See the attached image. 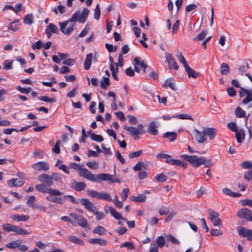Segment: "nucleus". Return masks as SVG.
<instances>
[{
  "label": "nucleus",
  "instance_id": "nucleus-1",
  "mask_svg": "<svg viewBox=\"0 0 252 252\" xmlns=\"http://www.w3.org/2000/svg\"><path fill=\"white\" fill-rule=\"evenodd\" d=\"M47 186L46 185L42 183L36 185L35 188L40 192L49 194V195L46 197L48 201L53 203H61V198H57V196H62L63 194V192L56 189L48 188Z\"/></svg>",
  "mask_w": 252,
  "mask_h": 252
},
{
  "label": "nucleus",
  "instance_id": "nucleus-2",
  "mask_svg": "<svg viewBox=\"0 0 252 252\" xmlns=\"http://www.w3.org/2000/svg\"><path fill=\"white\" fill-rule=\"evenodd\" d=\"M181 157L186 161L189 162L192 166L197 167L201 165L204 164L205 167H210V160H207L206 158L203 157H198L196 156H188L183 155Z\"/></svg>",
  "mask_w": 252,
  "mask_h": 252
},
{
  "label": "nucleus",
  "instance_id": "nucleus-3",
  "mask_svg": "<svg viewBox=\"0 0 252 252\" xmlns=\"http://www.w3.org/2000/svg\"><path fill=\"white\" fill-rule=\"evenodd\" d=\"M89 12L90 11L88 8H84L81 13L79 11L74 13L72 17L67 20L70 21V23L78 22L80 23H84L86 21Z\"/></svg>",
  "mask_w": 252,
  "mask_h": 252
},
{
  "label": "nucleus",
  "instance_id": "nucleus-4",
  "mask_svg": "<svg viewBox=\"0 0 252 252\" xmlns=\"http://www.w3.org/2000/svg\"><path fill=\"white\" fill-rule=\"evenodd\" d=\"M72 169L79 171V175L89 180H94L93 173L86 168H82L81 165L76 163H71L69 165Z\"/></svg>",
  "mask_w": 252,
  "mask_h": 252
},
{
  "label": "nucleus",
  "instance_id": "nucleus-5",
  "mask_svg": "<svg viewBox=\"0 0 252 252\" xmlns=\"http://www.w3.org/2000/svg\"><path fill=\"white\" fill-rule=\"evenodd\" d=\"M124 129L128 131L129 134L133 137L134 139H138L139 138V134H143L145 133L144 126L142 124H138L137 127L125 126Z\"/></svg>",
  "mask_w": 252,
  "mask_h": 252
},
{
  "label": "nucleus",
  "instance_id": "nucleus-6",
  "mask_svg": "<svg viewBox=\"0 0 252 252\" xmlns=\"http://www.w3.org/2000/svg\"><path fill=\"white\" fill-rule=\"evenodd\" d=\"M86 192L89 196L93 198L108 201H112V198L110 194L105 191H100L98 192L93 190H87Z\"/></svg>",
  "mask_w": 252,
  "mask_h": 252
},
{
  "label": "nucleus",
  "instance_id": "nucleus-7",
  "mask_svg": "<svg viewBox=\"0 0 252 252\" xmlns=\"http://www.w3.org/2000/svg\"><path fill=\"white\" fill-rule=\"evenodd\" d=\"M70 23V21L66 20L63 22H59V26L60 27V31L64 34L66 35H69L74 30L75 25L74 24H70L67 29H65L66 27Z\"/></svg>",
  "mask_w": 252,
  "mask_h": 252
},
{
  "label": "nucleus",
  "instance_id": "nucleus-8",
  "mask_svg": "<svg viewBox=\"0 0 252 252\" xmlns=\"http://www.w3.org/2000/svg\"><path fill=\"white\" fill-rule=\"evenodd\" d=\"M237 216L239 217L240 218L245 219L248 221H252V214L251 211L249 209H242L237 212Z\"/></svg>",
  "mask_w": 252,
  "mask_h": 252
},
{
  "label": "nucleus",
  "instance_id": "nucleus-9",
  "mask_svg": "<svg viewBox=\"0 0 252 252\" xmlns=\"http://www.w3.org/2000/svg\"><path fill=\"white\" fill-rule=\"evenodd\" d=\"M37 180L41 183L50 187L53 185V181L52 180L51 175L47 174H42L37 177Z\"/></svg>",
  "mask_w": 252,
  "mask_h": 252
},
{
  "label": "nucleus",
  "instance_id": "nucleus-10",
  "mask_svg": "<svg viewBox=\"0 0 252 252\" xmlns=\"http://www.w3.org/2000/svg\"><path fill=\"white\" fill-rule=\"evenodd\" d=\"M32 167L36 171H47L49 169V165L47 162L39 161L32 165Z\"/></svg>",
  "mask_w": 252,
  "mask_h": 252
},
{
  "label": "nucleus",
  "instance_id": "nucleus-11",
  "mask_svg": "<svg viewBox=\"0 0 252 252\" xmlns=\"http://www.w3.org/2000/svg\"><path fill=\"white\" fill-rule=\"evenodd\" d=\"M238 234L243 237H247L248 240L252 241V230L248 229L244 227L238 228Z\"/></svg>",
  "mask_w": 252,
  "mask_h": 252
},
{
  "label": "nucleus",
  "instance_id": "nucleus-12",
  "mask_svg": "<svg viewBox=\"0 0 252 252\" xmlns=\"http://www.w3.org/2000/svg\"><path fill=\"white\" fill-rule=\"evenodd\" d=\"M80 203L83 205L86 209L90 212H93L94 210H96L93 203L88 199L82 198L80 199Z\"/></svg>",
  "mask_w": 252,
  "mask_h": 252
},
{
  "label": "nucleus",
  "instance_id": "nucleus-13",
  "mask_svg": "<svg viewBox=\"0 0 252 252\" xmlns=\"http://www.w3.org/2000/svg\"><path fill=\"white\" fill-rule=\"evenodd\" d=\"M194 134L195 139L198 143H203L207 139V137L206 136L204 130L201 132L198 130L195 129L194 130Z\"/></svg>",
  "mask_w": 252,
  "mask_h": 252
},
{
  "label": "nucleus",
  "instance_id": "nucleus-14",
  "mask_svg": "<svg viewBox=\"0 0 252 252\" xmlns=\"http://www.w3.org/2000/svg\"><path fill=\"white\" fill-rule=\"evenodd\" d=\"M71 187L77 191H81L85 189L86 184L84 182L73 180L71 184Z\"/></svg>",
  "mask_w": 252,
  "mask_h": 252
},
{
  "label": "nucleus",
  "instance_id": "nucleus-15",
  "mask_svg": "<svg viewBox=\"0 0 252 252\" xmlns=\"http://www.w3.org/2000/svg\"><path fill=\"white\" fill-rule=\"evenodd\" d=\"M94 177V180H90L92 182H98L99 180H101L103 181H109L111 180L112 175H109L105 173H101L99 174H97L95 176L94 174H93Z\"/></svg>",
  "mask_w": 252,
  "mask_h": 252
},
{
  "label": "nucleus",
  "instance_id": "nucleus-16",
  "mask_svg": "<svg viewBox=\"0 0 252 252\" xmlns=\"http://www.w3.org/2000/svg\"><path fill=\"white\" fill-rule=\"evenodd\" d=\"M23 180L20 178L12 179L7 181V185L10 187H20L24 185Z\"/></svg>",
  "mask_w": 252,
  "mask_h": 252
},
{
  "label": "nucleus",
  "instance_id": "nucleus-17",
  "mask_svg": "<svg viewBox=\"0 0 252 252\" xmlns=\"http://www.w3.org/2000/svg\"><path fill=\"white\" fill-rule=\"evenodd\" d=\"M58 32V27L52 23L49 24L45 30V33L48 38H50L53 33H57Z\"/></svg>",
  "mask_w": 252,
  "mask_h": 252
},
{
  "label": "nucleus",
  "instance_id": "nucleus-18",
  "mask_svg": "<svg viewBox=\"0 0 252 252\" xmlns=\"http://www.w3.org/2000/svg\"><path fill=\"white\" fill-rule=\"evenodd\" d=\"M183 64L189 78L192 77L193 78H196L199 76L200 74L199 73L195 71L194 69L189 67L188 64Z\"/></svg>",
  "mask_w": 252,
  "mask_h": 252
},
{
  "label": "nucleus",
  "instance_id": "nucleus-19",
  "mask_svg": "<svg viewBox=\"0 0 252 252\" xmlns=\"http://www.w3.org/2000/svg\"><path fill=\"white\" fill-rule=\"evenodd\" d=\"M204 131L206 136L208 135L210 140H213L216 135V129L214 128L206 127Z\"/></svg>",
  "mask_w": 252,
  "mask_h": 252
},
{
  "label": "nucleus",
  "instance_id": "nucleus-20",
  "mask_svg": "<svg viewBox=\"0 0 252 252\" xmlns=\"http://www.w3.org/2000/svg\"><path fill=\"white\" fill-rule=\"evenodd\" d=\"M88 241L94 245L98 244L100 246H106L107 244V240L101 238H91L89 239Z\"/></svg>",
  "mask_w": 252,
  "mask_h": 252
},
{
  "label": "nucleus",
  "instance_id": "nucleus-21",
  "mask_svg": "<svg viewBox=\"0 0 252 252\" xmlns=\"http://www.w3.org/2000/svg\"><path fill=\"white\" fill-rule=\"evenodd\" d=\"M57 198H61V203H56L57 204H62L63 203V201L65 199H67L71 203L77 204L78 202L76 200V199L72 196L70 195H64L63 196H57Z\"/></svg>",
  "mask_w": 252,
  "mask_h": 252
},
{
  "label": "nucleus",
  "instance_id": "nucleus-22",
  "mask_svg": "<svg viewBox=\"0 0 252 252\" xmlns=\"http://www.w3.org/2000/svg\"><path fill=\"white\" fill-rule=\"evenodd\" d=\"M58 55L60 60H65L63 63H72L76 62V61L73 59L68 58L69 55L68 54L58 53Z\"/></svg>",
  "mask_w": 252,
  "mask_h": 252
},
{
  "label": "nucleus",
  "instance_id": "nucleus-23",
  "mask_svg": "<svg viewBox=\"0 0 252 252\" xmlns=\"http://www.w3.org/2000/svg\"><path fill=\"white\" fill-rule=\"evenodd\" d=\"M109 212L111 215L116 219L117 220H126V219L123 218L121 214L118 212H117L116 209L112 207H109Z\"/></svg>",
  "mask_w": 252,
  "mask_h": 252
},
{
  "label": "nucleus",
  "instance_id": "nucleus-24",
  "mask_svg": "<svg viewBox=\"0 0 252 252\" xmlns=\"http://www.w3.org/2000/svg\"><path fill=\"white\" fill-rule=\"evenodd\" d=\"M10 218L15 221H25L29 220L30 217L28 215H11Z\"/></svg>",
  "mask_w": 252,
  "mask_h": 252
},
{
  "label": "nucleus",
  "instance_id": "nucleus-25",
  "mask_svg": "<svg viewBox=\"0 0 252 252\" xmlns=\"http://www.w3.org/2000/svg\"><path fill=\"white\" fill-rule=\"evenodd\" d=\"M157 126L155 122L152 121L149 125V128L147 131L150 132L153 135H157L158 133V130L157 129Z\"/></svg>",
  "mask_w": 252,
  "mask_h": 252
},
{
  "label": "nucleus",
  "instance_id": "nucleus-26",
  "mask_svg": "<svg viewBox=\"0 0 252 252\" xmlns=\"http://www.w3.org/2000/svg\"><path fill=\"white\" fill-rule=\"evenodd\" d=\"M168 164L184 167H186L187 165V163L186 162L182 161L179 159H173L172 158H170Z\"/></svg>",
  "mask_w": 252,
  "mask_h": 252
},
{
  "label": "nucleus",
  "instance_id": "nucleus-27",
  "mask_svg": "<svg viewBox=\"0 0 252 252\" xmlns=\"http://www.w3.org/2000/svg\"><path fill=\"white\" fill-rule=\"evenodd\" d=\"M68 240L72 243L79 245H83L84 244V242L82 240L75 236L70 235L68 237Z\"/></svg>",
  "mask_w": 252,
  "mask_h": 252
},
{
  "label": "nucleus",
  "instance_id": "nucleus-28",
  "mask_svg": "<svg viewBox=\"0 0 252 252\" xmlns=\"http://www.w3.org/2000/svg\"><path fill=\"white\" fill-rule=\"evenodd\" d=\"M174 80L172 78H169L167 79L164 84L163 85L164 88H170L172 90L175 91L176 90V88L174 85Z\"/></svg>",
  "mask_w": 252,
  "mask_h": 252
},
{
  "label": "nucleus",
  "instance_id": "nucleus-29",
  "mask_svg": "<svg viewBox=\"0 0 252 252\" xmlns=\"http://www.w3.org/2000/svg\"><path fill=\"white\" fill-rule=\"evenodd\" d=\"M110 81L108 77H104L100 82V87L104 90L107 89V87L110 85Z\"/></svg>",
  "mask_w": 252,
  "mask_h": 252
},
{
  "label": "nucleus",
  "instance_id": "nucleus-30",
  "mask_svg": "<svg viewBox=\"0 0 252 252\" xmlns=\"http://www.w3.org/2000/svg\"><path fill=\"white\" fill-rule=\"evenodd\" d=\"M106 232V230L104 227L101 226H97L92 231L93 233L97 234L99 235H103L105 234Z\"/></svg>",
  "mask_w": 252,
  "mask_h": 252
},
{
  "label": "nucleus",
  "instance_id": "nucleus-31",
  "mask_svg": "<svg viewBox=\"0 0 252 252\" xmlns=\"http://www.w3.org/2000/svg\"><path fill=\"white\" fill-rule=\"evenodd\" d=\"M235 135L236 140L238 143H241L242 142V140L245 138V133L243 130H240V131H237L235 132Z\"/></svg>",
  "mask_w": 252,
  "mask_h": 252
},
{
  "label": "nucleus",
  "instance_id": "nucleus-32",
  "mask_svg": "<svg viewBox=\"0 0 252 252\" xmlns=\"http://www.w3.org/2000/svg\"><path fill=\"white\" fill-rule=\"evenodd\" d=\"M20 240H17L15 241H12L8 243H7L5 245L6 247L10 249H16L18 248Z\"/></svg>",
  "mask_w": 252,
  "mask_h": 252
},
{
  "label": "nucleus",
  "instance_id": "nucleus-33",
  "mask_svg": "<svg viewBox=\"0 0 252 252\" xmlns=\"http://www.w3.org/2000/svg\"><path fill=\"white\" fill-rule=\"evenodd\" d=\"M78 224L83 227L86 228L88 226L87 220L83 218L82 216H80L79 219L77 220Z\"/></svg>",
  "mask_w": 252,
  "mask_h": 252
},
{
  "label": "nucleus",
  "instance_id": "nucleus-34",
  "mask_svg": "<svg viewBox=\"0 0 252 252\" xmlns=\"http://www.w3.org/2000/svg\"><path fill=\"white\" fill-rule=\"evenodd\" d=\"M163 137L169 138L170 141H174L177 138L176 132H167L163 134Z\"/></svg>",
  "mask_w": 252,
  "mask_h": 252
},
{
  "label": "nucleus",
  "instance_id": "nucleus-35",
  "mask_svg": "<svg viewBox=\"0 0 252 252\" xmlns=\"http://www.w3.org/2000/svg\"><path fill=\"white\" fill-rule=\"evenodd\" d=\"M230 67L227 64H221L220 65V73L226 75L230 71Z\"/></svg>",
  "mask_w": 252,
  "mask_h": 252
},
{
  "label": "nucleus",
  "instance_id": "nucleus-36",
  "mask_svg": "<svg viewBox=\"0 0 252 252\" xmlns=\"http://www.w3.org/2000/svg\"><path fill=\"white\" fill-rule=\"evenodd\" d=\"M235 114L237 118H243L245 117L246 112L240 107L238 106L235 110Z\"/></svg>",
  "mask_w": 252,
  "mask_h": 252
},
{
  "label": "nucleus",
  "instance_id": "nucleus-37",
  "mask_svg": "<svg viewBox=\"0 0 252 252\" xmlns=\"http://www.w3.org/2000/svg\"><path fill=\"white\" fill-rule=\"evenodd\" d=\"M148 67L147 64H134V70L137 72H139L140 68L143 69L144 73L146 72V69Z\"/></svg>",
  "mask_w": 252,
  "mask_h": 252
},
{
  "label": "nucleus",
  "instance_id": "nucleus-38",
  "mask_svg": "<svg viewBox=\"0 0 252 252\" xmlns=\"http://www.w3.org/2000/svg\"><path fill=\"white\" fill-rule=\"evenodd\" d=\"M2 228L7 232H14L16 229V226L10 223H6L2 225Z\"/></svg>",
  "mask_w": 252,
  "mask_h": 252
},
{
  "label": "nucleus",
  "instance_id": "nucleus-39",
  "mask_svg": "<svg viewBox=\"0 0 252 252\" xmlns=\"http://www.w3.org/2000/svg\"><path fill=\"white\" fill-rule=\"evenodd\" d=\"M248 93L247 97L243 100V103L246 104L252 100V89L249 90V91H247Z\"/></svg>",
  "mask_w": 252,
  "mask_h": 252
},
{
  "label": "nucleus",
  "instance_id": "nucleus-40",
  "mask_svg": "<svg viewBox=\"0 0 252 252\" xmlns=\"http://www.w3.org/2000/svg\"><path fill=\"white\" fill-rule=\"evenodd\" d=\"M33 17L32 14H28L23 18L24 22L27 25H31L33 23Z\"/></svg>",
  "mask_w": 252,
  "mask_h": 252
},
{
  "label": "nucleus",
  "instance_id": "nucleus-41",
  "mask_svg": "<svg viewBox=\"0 0 252 252\" xmlns=\"http://www.w3.org/2000/svg\"><path fill=\"white\" fill-rule=\"evenodd\" d=\"M91 138L93 141L97 142H101L104 140L103 137L101 135L96 134L94 133L91 134Z\"/></svg>",
  "mask_w": 252,
  "mask_h": 252
},
{
  "label": "nucleus",
  "instance_id": "nucleus-42",
  "mask_svg": "<svg viewBox=\"0 0 252 252\" xmlns=\"http://www.w3.org/2000/svg\"><path fill=\"white\" fill-rule=\"evenodd\" d=\"M155 179L159 182H164L167 180V177L164 174L161 173L157 175L155 177Z\"/></svg>",
  "mask_w": 252,
  "mask_h": 252
},
{
  "label": "nucleus",
  "instance_id": "nucleus-43",
  "mask_svg": "<svg viewBox=\"0 0 252 252\" xmlns=\"http://www.w3.org/2000/svg\"><path fill=\"white\" fill-rule=\"evenodd\" d=\"M165 244V240L163 236H159L157 239V244L158 247L161 248Z\"/></svg>",
  "mask_w": 252,
  "mask_h": 252
},
{
  "label": "nucleus",
  "instance_id": "nucleus-44",
  "mask_svg": "<svg viewBox=\"0 0 252 252\" xmlns=\"http://www.w3.org/2000/svg\"><path fill=\"white\" fill-rule=\"evenodd\" d=\"M173 117L180 119H188L193 121V119L191 115L186 114H182L173 116Z\"/></svg>",
  "mask_w": 252,
  "mask_h": 252
},
{
  "label": "nucleus",
  "instance_id": "nucleus-45",
  "mask_svg": "<svg viewBox=\"0 0 252 252\" xmlns=\"http://www.w3.org/2000/svg\"><path fill=\"white\" fill-rule=\"evenodd\" d=\"M157 158L160 159H165V161L166 163H168V161L170 160L171 158V156L169 155L159 153L158 155Z\"/></svg>",
  "mask_w": 252,
  "mask_h": 252
},
{
  "label": "nucleus",
  "instance_id": "nucleus-46",
  "mask_svg": "<svg viewBox=\"0 0 252 252\" xmlns=\"http://www.w3.org/2000/svg\"><path fill=\"white\" fill-rule=\"evenodd\" d=\"M14 232H15L17 234L21 235H27L30 233L29 232L27 231L25 229L16 226Z\"/></svg>",
  "mask_w": 252,
  "mask_h": 252
},
{
  "label": "nucleus",
  "instance_id": "nucleus-47",
  "mask_svg": "<svg viewBox=\"0 0 252 252\" xmlns=\"http://www.w3.org/2000/svg\"><path fill=\"white\" fill-rule=\"evenodd\" d=\"M124 247L126 248L128 250H133L135 249L134 244L132 243L129 242H125L121 245L120 248Z\"/></svg>",
  "mask_w": 252,
  "mask_h": 252
},
{
  "label": "nucleus",
  "instance_id": "nucleus-48",
  "mask_svg": "<svg viewBox=\"0 0 252 252\" xmlns=\"http://www.w3.org/2000/svg\"><path fill=\"white\" fill-rule=\"evenodd\" d=\"M207 32L205 31H202L201 33H199L196 37L193 38V40L200 41L205 38Z\"/></svg>",
  "mask_w": 252,
  "mask_h": 252
},
{
  "label": "nucleus",
  "instance_id": "nucleus-49",
  "mask_svg": "<svg viewBox=\"0 0 252 252\" xmlns=\"http://www.w3.org/2000/svg\"><path fill=\"white\" fill-rule=\"evenodd\" d=\"M93 213L95 215V219L97 220H102L105 217V214L103 212L97 211L96 210H94Z\"/></svg>",
  "mask_w": 252,
  "mask_h": 252
},
{
  "label": "nucleus",
  "instance_id": "nucleus-50",
  "mask_svg": "<svg viewBox=\"0 0 252 252\" xmlns=\"http://www.w3.org/2000/svg\"><path fill=\"white\" fill-rule=\"evenodd\" d=\"M129 192V189L127 188L124 189H123L122 192L120 194L121 199L125 201L126 199L128 197V193Z\"/></svg>",
  "mask_w": 252,
  "mask_h": 252
},
{
  "label": "nucleus",
  "instance_id": "nucleus-51",
  "mask_svg": "<svg viewBox=\"0 0 252 252\" xmlns=\"http://www.w3.org/2000/svg\"><path fill=\"white\" fill-rule=\"evenodd\" d=\"M210 219L211 220L217 219L219 217V214L212 209H209Z\"/></svg>",
  "mask_w": 252,
  "mask_h": 252
},
{
  "label": "nucleus",
  "instance_id": "nucleus-52",
  "mask_svg": "<svg viewBox=\"0 0 252 252\" xmlns=\"http://www.w3.org/2000/svg\"><path fill=\"white\" fill-rule=\"evenodd\" d=\"M52 181L55 180L56 182H60L62 179V175L58 173L54 172L51 175Z\"/></svg>",
  "mask_w": 252,
  "mask_h": 252
},
{
  "label": "nucleus",
  "instance_id": "nucleus-53",
  "mask_svg": "<svg viewBox=\"0 0 252 252\" xmlns=\"http://www.w3.org/2000/svg\"><path fill=\"white\" fill-rule=\"evenodd\" d=\"M210 234L213 236H219L222 235L223 233L220 229H211L210 230Z\"/></svg>",
  "mask_w": 252,
  "mask_h": 252
},
{
  "label": "nucleus",
  "instance_id": "nucleus-54",
  "mask_svg": "<svg viewBox=\"0 0 252 252\" xmlns=\"http://www.w3.org/2000/svg\"><path fill=\"white\" fill-rule=\"evenodd\" d=\"M100 15V9L99 5L97 4L95 7L94 12V18L96 20H98Z\"/></svg>",
  "mask_w": 252,
  "mask_h": 252
},
{
  "label": "nucleus",
  "instance_id": "nucleus-55",
  "mask_svg": "<svg viewBox=\"0 0 252 252\" xmlns=\"http://www.w3.org/2000/svg\"><path fill=\"white\" fill-rule=\"evenodd\" d=\"M16 89L23 94H28L30 93L31 89L30 87L28 88H22L20 86H18Z\"/></svg>",
  "mask_w": 252,
  "mask_h": 252
},
{
  "label": "nucleus",
  "instance_id": "nucleus-56",
  "mask_svg": "<svg viewBox=\"0 0 252 252\" xmlns=\"http://www.w3.org/2000/svg\"><path fill=\"white\" fill-rule=\"evenodd\" d=\"M39 99L47 102L54 103L56 102V99L55 98H49L46 96H42L39 97Z\"/></svg>",
  "mask_w": 252,
  "mask_h": 252
},
{
  "label": "nucleus",
  "instance_id": "nucleus-57",
  "mask_svg": "<svg viewBox=\"0 0 252 252\" xmlns=\"http://www.w3.org/2000/svg\"><path fill=\"white\" fill-rule=\"evenodd\" d=\"M142 151L141 150L137 151L136 152H132L129 154L128 157L130 158H133L139 157L142 154Z\"/></svg>",
  "mask_w": 252,
  "mask_h": 252
},
{
  "label": "nucleus",
  "instance_id": "nucleus-58",
  "mask_svg": "<svg viewBox=\"0 0 252 252\" xmlns=\"http://www.w3.org/2000/svg\"><path fill=\"white\" fill-rule=\"evenodd\" d=\"M35 197L34 196L32 195L30 196L27 201V204L32 208V205H35L36 203H34Z\"/></svg>",
  "mask_w": 252,
  "mask_h": 252
},
{
  "label": "nucleus",
  "instance_id": "nucleus-59",
  "mask_svg": "<svg viewBox=\"0 0 252 252\" xmlns=\"http://www.w3.org/2000/svg\"><path fill=\"white\" fill-rule=\"evenodd\" d=\"M242 167L244 169H252V162L248 161H243L241 163Z\"/></svg>",
  "mask_w": 252,
  "mask_h": 252
},
{
  "label": "nucleus",
  "instance_id": "nucleus-60",
  "mask_svg": "<svg viewBox=\"0 0 252 252\" xmlns=\"http://www.w3.org/2000/svg\"><path fill=\"white\" fill-rule=\"evenodd\" d=\"M18 21H14L11 23L8 27V29L16 31L18 29Z\"/></svg>",
  "mask_w": 252,
  "mask_h": 252
},
{
  "label": "nucleus",
  "instance_id": "nucleus-61",
  "mask_svg": "<svg viewBox=\"0 0 252 252\" xmlns=\"http://www.w3.org/2000/svg\"><path fill=\"white\" fill-rule=\"evenodd\" d=\"M180 20H177L176 22L173 24L172 27V33H176L180 25Z\"/></svg>",
  "mask_w": 252,
  "mask_h": 252
},
{
  "label": "nucleus",
  "instance_id": "nucleus-62",
  "mask_svg": "<svg viewBox=\"0 0 252 252\" xmlns=\"http://www.w3.org/2000/svg\"><path fill=\"white\" fill-rule=\"evenodd\" d=\"M228 127L232 131L236 132L237 131V126L235 123L233 122H230L227 124Z\"/></svg>",
  "mask_w": 252,
  "mask_h": 252
},
{
  "label": "nucleus",
  "instance_id": "nucleus-63",
  "mask_svg": "<svg viewBox=\"0 0 252 252\" xmlns=\"http://www.w3.org/2000/svg\"><path fill=\"white\" fill-rule=\"evenodd\" d=\"M42 47V42L40 40L36 42L35 43H33L32 45V48L35 49H40Z\"/></svg>",
  "mask_w": 252,
  "mask_h": 252
},
{
  "label": "nucleus",
  "instance_id": "nucleus-64",
  "mask_svg": "<svg viewBox=\"0 0 252 252\" xmlns=\"http://www.w3.org/2000/svg\"><path fill=\"white\" fill-rule=\"evenodd\" d=\"M125 72L127 76L130 77L133 76L135 74L134 69L131 67L126 69L125 70Z\"/></svg>",
  "mask_w": 252,
  "mask_h": 252
}]
</instances>
